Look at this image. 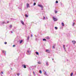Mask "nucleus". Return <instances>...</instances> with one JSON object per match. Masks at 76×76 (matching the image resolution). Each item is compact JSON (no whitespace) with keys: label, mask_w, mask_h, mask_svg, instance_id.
I'll return each instance as SVG.
<instances>
[{"label":"nucleus","mask_w":76,"mask_h":76,"mask_svg":"<svg viewBox=\"0 0 76 76\" xmlns=\"http://www.w3.org/2000/svg\"><path fill=\"white\" fill-rule=\"evenodd\" d=\"M31 53V51L30 50V48H29L27 51V54L28 55H30Z\"/></svg>","instance_id":"f257e3e1"},{"label":"nucleus","mask_w":76,"mask_h":76,"mask_svg":"<svg viewBox=\"0 0 76 76\" xmlns=\"http://www.w3.org/2000/svg\"><path fill=\"white\" fill-rule=\"evenodd\" d=\"M53 19L54 21H57V19L55 18V17H53Z\"/></svg>","instance_id":"f03ea898"},{"label":"nucleus","mask_w":76,"mask_h":76,"mask_svg":"<svg viewBox=\"0 0 76 76\" xmlns=\"http://www.w3.org/2000/svg\"><path fill=\"white\" fill-rule=\"evenodd\" d=\"M9 21H7V23L5 22L4 21L1 22V23L2 24H3L4 23H5V24H6L7 23H9Z\"/></svg>","instance_id":"7ed1b4c3"},{"label":"nucleus","mask_w":76,"mask_h":76,"mask_svg":"<svg viewBox=\"0 0 76 76\" xmlns=\"http://www.w3.org/2000/svg\"><path fill=\"white\" fill-rule=\"evenodd\" d=\"M38 6L39 7H41V8H43V6H42V5L38 4Z\"/></svg>","instance_id":"20e7f679"},{"label":"nucleus","mask_w":76,"mask_h":76,"mask_svg":"<svg viewBox=\"0 0 76 76\" xmlns=\"http://www.w3.org/2000/svg\"><path fill=\"white\" fill-rule=\"evenodd\" d=\"M63 48L64 49V50H65V51H66V48H65V45H63Z\"/></svg>","instance_id":"39448f33"},{"label":"nucleus","mask_w":76,"mask_h":76,"mask_svg":"<svg viewBox=\"0 0 76 76\" xmlns=\"http://www.w3.org/2000/svg\"><path fill=\"white\" fill-rule=\"evenodd\" d=\"M28 7H29V4L27 3V8H28Z\"/></svg>","instance_id":"423d86ee"},{"label":"nucleus","mask_w":76,"mask_h":76,"mask_svg":"<svg viewBox=\"0 0 76 76\" xmlns=\"http://www.w3.org/2000/svg\"><path fill=\"white\" fill-rule=\"evenodd\" d=\"M29 36H28L27 37V39H26L27 41H29Z\"/></svg>","instance_id":"0eeeda50"},{"label":"nucleus","mask_w":76,"mask_h":76,"mask_svg":"<svg viewBox=\"0 0 76 76\" xmlns=\"http://www.w3.org/2000/svg\"><path fill=\"white\" fill-rule=\"evenodd\" d=\"M73 44H76V41H72Z\"/></svg>","instance_id":"6e6552de"},{"label":"nucleus","mask_w":76,"mask_h":76,"mask_svg":"<svg viewBox=\"0 0 76 76\" xmlns=\"http://www.w3.org/2000/svg\"><path fill=\"white\" fill-rule=\"evenodd\" d=\"M46 52L47 53H50V50H46Z\"/></svg>","instance_id":"1a4fd4ad"},{"label":"nucleus","mask_w":76,"mask_h":76,"mask_svg":"<svg viewBox=\"0 0 76 76\" xmlns=\"http://www.w3.org/2000/svg\"><path fill=\"white\" fill-rule=\"evenodd\" d=\"M2 52L4 54H6V51H5L2 50Z\"/></svg>","instance_id":"9d476101"},{"label":"nucleus","mask_w":76,"mask_h":76,"mask_svg":"<svg viewBox=\"0 0 76 76\" xmlns=\"http://www.w3.org/2000/svg\"><path fill=\"white\" fill-rule=\"evenodd\" d=\"M21 23H22V24H23V25H24V22H23V21H22V20L21 21Z\"/></svg>","instance_id":"9b49d317"},{"label":"nucleus","mask_w":76,"mask_h":76,"mask_svg":"<svg viewBox=\"0 0 76 76\" xmlns=\"http://www.w3.org/2000/svg\"><path fill=\"white\" fill-rule=\"evenodd\" d=\"M22 66H23L24 68L25 69V68H26V65H23Z\"/></svg>","instance_id":"f8f14e48"},{"label":"nucleus","mask_w":76,"mask_h":76,"mask_svg":"<svg viewBox=\"0 0 76 76\" xmlns=\"http://www.w3.org/2000/svg\"><path fill=\"white\" fill-rule=\"evenodd\" d=\"M50 37H46V39H50Z\"/></svg>","instance_id":"ddd939ff"},{"label":"nucleus","mask_w":76,"mask_h":76,"mask_svg":"<svg viewBox=\"0 0 76 76\" xmlns=\"http://www.w3.org/2000/svg\"><path fill=\"white\" fill-rule=\"evenodd\" d=\"M23 42V40H21L20 41V44H21Z\"/></svg>","instance_id":"4468645a"},{"label":"nucleus","mask_w":76,"mask_h":76,"mask_svg":"<svg viewBox=\"0 0 76 76\" xmlns=\"http://www.w3.org/2000/svg\"><path fill=\"white\" fill-rule=\"evenodd\" d=\"M46 63L47 66H48V65H49V64H48V62H47Z\"/></svg>","instance_id":"2eb2a0df"},{"label":"nucleus","mask_w":76,"mask_h":76,"mask_svg":"<svg viewBox=\"0 0 76 76\" xmlns=\"http://www.w3.org/2000/svg\"><path fill=\"white\" fill-rule=\"evenodd\" d=\"M61 24L62 26H64V23H62Z\"/></svg>","instance_id":"dca6fc26"},{"label":"nucleus","mask_w":76,"mask_h":76,"mask_svg":"<svg viewBox=\"0 0 76 76\" xmlns=\"http://www.w3.org/2000/svg\"><path fill=\"white\" fill-rule=\"evenodd\" d=\"M36 54L37 55H38L39 54V53L38 52H36Z\"/></svg>","instance_id":"f3484780"},{"label":"nucleus","mask_w":76,"mask_h":76,"mask_svg":"<svg viewBox=\"0 0 76 76\" xmlns=\"http://www.w3.org/2000/svg\"><path fill=\"white\" fill-rule=\"evenodd\" d=\"M43 41H47V40H46V39H43Z\"/></svg>","instance_id":"a211bd4d"},{"label":"nucleus","mask_w":76,"mask_h":76,"mask_svg":"<svg viewBox=\"0 0 76 76\" xmlns=\"http://www.w3.org/2000/svg\"><path fill=\"white\" fill-rule=\"evenodd\" d=\"M25 17H26V18H28V15H27L26 14H25Z\"/></svg>","instance_id":"6ab92c4d"},{"label":"nucleus","mask_w":76,"mask_h":76,"mask_svg":"<svg viewBox=\"0 0 76 76\" xmlns=\"http://www.w3.org/2000/svg\"><path fill=\"white\" fill-rule=\"evenodd\" d=\"M12 25H10V28H12Z\"/></svg>","instance_id":"aec40b11"},{"label":"nucleus","mask_w":76,"mask_h":76,"mask_svg":"<svg viewBox=\"0 0 76 76\" xmlns=\"http://www.w3.org/2000/svg\"><path fill=\"white\" fill-rule=\"evenodd\" d=\"M73 75V72L71 73L70 74L71 76H72Z\"/></svg>","instance_id":"412c9836"},{"label":"nucleus","mask_w":76,"mask_h":76,"mask_svg":"<svg viewBox=\"0 0 76 76\" xmlns=\"http://www.w3.org/2000/svg\"><path fill=\"white\" fill-rule=\"evenodd\" d=\"M45 73H44V75H47V72H46L45 71Z\"/></svg>","instance_id":"4be33fe9"},{"label":"nucleus","mask_w":76,"mask_h":76,"mask_svg":"<svg viewBox=\"0 0 76 76\" xmlns=\"http://www.w3.org/2000/svg\"><path fill=\"white\" fill-rule=\"evenodd\" d=\"M39 72L40 73H42V71L41 70H40L39 71Z\"/></svg>","instance_id":"5701e85b"},{"label":"nucleus","mask_w":76,"mask_h":76,"mask_svg":"<svg viewBox=\"0 0 76 76\" xmlns=\"http://www.w3.org/2000/svg\"><path fill=\"white\" fill-rule=\"evenodd\" d=\"M36 5V3L34 2V4L33 5L34 6H35Z\"/></svg>","instance_id":"b1692460"},{"label":"nucleus","mask_w":76,"mask_h":76,"mask_svg":"<svg viewBox=\"0 0 76 76\" xmlns=\"http://www.w3.org/2000/svg\"><path fill=\"white\" fill-rule=\"evenodd\" d=\"M55 28L56 29H58V28H57V27H55Z\"/></svg>","instance_id":"393cba45"},{"label":"nucleus","mask_w":76,"mask_h":76,"mask_svg":"<svg viewBox=\"0 0 76 76\" xmlns=\"http://www.w3.org/2000/svg\"><path fill=\"white\" fill-rule=\"evenodd\" d=\"M38 63L39 64H41V62H40V61L38 62Z\"/></svg>","instance_id":"a878e982"},{"label":"nucleus","mask_w":76,"mask_h":76,"mask_svg":"<svg viewBox=\"0 0 76 76\" xmlns=\"http://www.w3.org/2000/svg\"><path fill=\"white\" fill-rule=\"evenodd\" d=\"M17 75L18 76H19V75H20V74L19 73H17Z\"/></svg>","instance_id":"bb28decb"},{"label":"nucleus","mask_w":76,"mask_h":76,"mask_svg":"<svg viewBox=\"0 0 76 76\" xmlns=\"http://www.w3.org/2000/svg\"><path fill=\"white\" fill-rule=\"evenodd\" d=\"M55 13H57V12H57V11L55 10Z\"/></svg>","instance_id":"cd10ccee"},{"label":"nucleus","mask_w":76,"mask_h":76,"mask_svg":"<svg viewBox=\"0 0 76 76\" xmlns=\"http://www.w3.org/2000/svg\"><path fill=\"white\" fill-rule=\"evenodd\" d=\"M11 20H14V19L13 18H11Z\"/></svg>","instance_id":"c85d7f7f"},{"label":"nucleus","mask_w":76,"mask_h":76,"mask_svg":"<svg viewBox=\"0 0 76 76\" xmlns=\"http://www.w3.org/2000/svg\"><path fill=\"white\" fill-rule=\"evenodd\" d=\"M75 23H73V24H72V26H74V25H75Z\"/></svg>","instance_id":"c756f323"},{"label":"nucleus","mask_w":76,"mask_h":76,"mask_svg":"<svg viewBox=\"0 0 76 76\" xmlns=\"http://www.w3.org/2000/svg\"><path fill=\"white\" fill-rule=\"evenodd\" d=\"M4 44H7V42H5L4 43Z\"/></svg>","instance_id":"7c9ffc66"},{"label":"nucleus","mask_w":76,"mask_h":76,"mask_svg":"<svg viewBox=\"0 0 76 76\" xmlns=\"http://www.w3.org/2000/svg\"><path fill=\"white\" fill-rule=\"evenodd\" d=\"M56 3H58V1H56Z\"/></svg>","instance_id":"2f4dec72"},{"label":"nucleus","mask_w":76,"mask_h":76,"mask_svg":"<svg viewBox=\"0 0 76 76\" xmlns=\"http://www.w3.org/2000/svg\"><path fill=\"white\" fill-rule=\"evenodd\" d=\"M53 48H55V47L53 46Z\"/></svg>","instance_id":"473e14b6"},{"label":"nucleus","mask_w":76,"mask_h":76,"mask_svg":"<svg viewBox=\"0 0 76 76\" xmlns=\"http://www.w3.org/2000/svg\"><path fill=\"white\" fill-rule=\"evenodd\" d=\"M45 19V17H44L43 19Z\"/></svg>","instance_id":"72a5a7b5"},{"label":"nucleus","mask_w":76,"mask_h":76,"mask_svg":"<svg viewBox=\"0 0 76 76\" xmlns=\"http://www.w3.org/2000/svg\"><path fill=\"white\" fill-rule=\"evenodd\" d=\"M31 37H33V36L32 35V34H31Z\"/></svg>","instance_id":"f704fd0d"},{"label":"nucleus","mask_w":76,"mask_h":76,"mask_svg":"<svg viewBox=\"0 0 76 76\" xmlns=\"http://www.w3.org/2000/svg\"><path fill=\"white\" fill-rule=\"evenodd\" d=\"M13 47H15V45H13Z\"/></svg>","instance_id":"c9c22d12"},{"label":"nucleus","mask_w":76,"mask_h":76,"mask_svg":"<svg viewBox=\"0 0 76 76\" xmlns=\"http://www.w3.org/2000/svg\"><path fill=\"white\" fill-rule=\"evenodd\" d=\"M43 8H41V9H42V10H43Z\"/></svg>","instance_id":"e433bc0d"},{"label":"nucleus","mask_w":76,"mask_h":76,"mask_svg":"<svg viewBox=\"0 0 76 76\" xmlns=\"http://www.w3.org/2000/svg\"><path fill=\"white\" fill-rule=\"evenodd\" d=\"M1 73H2V74H3V72H1Z\"/></svg>","instance_id":"4c0bfd02"},{"label":"nucleus","mask_w":76,"mask_h":76,"mask_svg":"<svg viewBox=\"0 0 76 76\" xmlns=\"http://www.w3.org/2000/svg\"><path fill=\"white\" fill-rule=\"evenodd\" d=\"M33 73L34 75H35V72H33Z\"/></svg>","instance_id":"58836bf2"},{"label":"nucleus","mask_w":76,"mask_h":76,"mask_svg":"<svg viewBox=\"0 0 76 76\" xmlns=\"http://www.w3.org/2000/svg\"><path fill=\"white\" fill-rule=\"evenodd\" d=\"M11 33H13V32H12V31H11Z\"/></svg>","instance_id":"ea45409f"},{"label":"nucleus","mask_w":76,"mask_h":76,"mask_svg":"<svg viewBox=\"0 0 76 76\" xmlns=\"http://www.w3.org/2000/svg\"><path fill=\"white\" fill-rule=\"evenodd\" d=\"M37 39H36V41H37Z\"/></svg>","instance_id":"a19ab883"},{"label":"nucleus","mask_w":76,"mask_h":76,"mask_svg":"<svg viewBox=\"0 0 76 76\" xmlns=\"http://www.w3.org/2000/svg\"><path fill=\"white\" fill-rule=\"evenodd\" d=\"M54 46H56V44L54 45Z\"/></svg>","instance_id":"79ce46f5"},{"label":"nucleus","mask_w":76,"mask_h":76,"mask_svg":"<svg viewBox=\"0 0 76 76\" xmlns=\"http://www.w3.org/2000/svg\"><path fill=\"white\" fill-rule=\"evenodd\" d=\"M52 60H54V59H53H53H52Z\"/></svg>","instance_id":"37998d69"},{"label":"nucleus","mask_w":76,"mask_h":76,"mask_svg":"<svg viewBox=\"0 0 76 76\" xmlns=\"http://www.w3.org/2000/svg\"><path fill=\"white\" fill-rule=\"evenodd\" d=\"M15 75H16V74H15Z\"/></svg>","instance_id":"c03bdc74"}]
</instances>
